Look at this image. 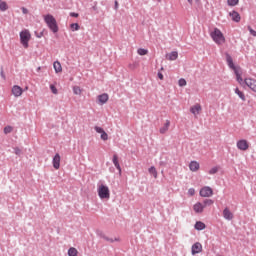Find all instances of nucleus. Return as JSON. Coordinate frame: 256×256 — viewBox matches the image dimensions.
<instances>
[{"mask_svg":"<svg viewBox=\"0 0 256 256\" xmlns=\"http://www.w3.org/2000/svg\"><path fill=\"white\" fill-rule=\"evenodd\" d=\"M178 57L179 53H177V51H173L166 55V59H168V61H177Z\"/></svg>","mask_w":256,"mask_h":256,"instance_id":"aec40b11","label":"nucleus"},{"mask_svg":"<svg viewBox=\"0 0 256 256\" xmlns=\"http://www.w3.org/2000/svg\"><path fill=\"white\" fill-rule=\"evenodd\" d=\"M115 5H116V7H117V2H115Z\"/></svg>","mask_w":256,"mask_h":256,"instance_id":"603ef678","label":"nucleus"},{"mask_svg":"<svg viewBox=\"0 0 256 256\" xmlns=\"http://www.w3.org/2000/svg\"><path fill=\"white\" fill-rule=\"evenodd\" d=\"M70 29L72 31H79V24L78 23H73L70 25Z\"/></svg>","mask_w":256,"mask_h":256,"instance_id":"72a5a7b5","label":"nucleus"},{"mask_svg":"<svg viewBox=\"0 0 256 256\" xmlns=\"http://www.w3.org/2000/svg\"><path fill=\"white\" fill-rule=\"evenodd\" d=\"M50 89L54 95H57V93H59V91L57 90V87H55V85L53 84L50 85Z\"/></svg>","mask_w":256,"mask_h":256,"instance_id":"e433bc0d","label":"nucleus"},{"mask_svg":"<svg viewBox=\"0 0 256 256\" xmlns=\"http://www.w3.org/2000/svg\"><path fill=\"white\" fill-rule=\"evenodd\" d=\"M169 127H171V121L166 120L164 125L159 129L160 134L165 135V133H167V131H169Z\"/></svg>","mask_w":256,"mask_h":256,"instance_id":"2eb2a0df","label":"nucleus"},{"mask_svg":"<svg viewBox=\"0 0 256 256\" xmlns=\"http://www.w3.org/2000/svg\"><path fill=\"white\" fill-rule=\"evenodd\" d=\"M38 71H41V67H38Z\"/></svg>","mask_w":256,"mask_h":256,"instance_id":"de8ad7c7","label":"nucleus"},{"mask_svg":"<svg viewBox=\"0 0 256 256\" xmlns=\"http://www.w3.org/2000/svg\"><path fill=\"white\" fill-rule=\"evenodd\" d=\"M31 41V32L24 29L20 32V43L24 49H29V42Z\"/></svg>","mask_w":256,"mask_h":256,"instance_id":"7ed1b4c3","label":"nucleus"},{"mask_svg":"<svg viewBox=\"0 0 256 256\" xmlns=\"http://www.w3.org/2000/svg\"><path fill=\"white\" fill-rule=\"evenodd\" d=\"M11 93L14 97H21V95H23V88L19 85H14L11 89Z\"/></svg>","mask_w":256,"mask_h":256,"instance_id":"6e6552de","label":"nucleus"},{"mask_svg":"<svg viewBox=\"0 0 256 256\" xmlns=\"http://www.w3.org/2000/svg\"><path fill=\"white\" fill-rule=\"evenodd\" d=\"M128 69H131V71L137 69V66L135 64H129Z\"/></svg>","mask_w":256,"mask_h":256,"instance_id":"37998d69","label":"nucleus"},{"mask_svg":"<svg viewBox=\"0 0 256 256\" xmlns=\"http://www.w3.org/2000/svg\"><path fill=\"white\" fill-rule=\"evenodd\" d=\"M248 31L251 33L253 37H256V31L251 28V26H248Z\"/></svg>","mask_w":256,"mask_h":256,"instance_id":"58836bf2","label":"nucleus"},{"mask_svg":"<svg viewBox=\"0 0 256 256\" xmlns=\"http://www.w3.org/2000/svg\"><path fill=\"white\" fill-rule=\"evenodd\" d=\"M213 189L209 186H204L200 189V197H212Z\"/></svg>","mask_w":256,"mask_h":256,"instance_id":"39448f33","label":"nucleus"},{"mask_svg":"<svg viewBox=\"0 0 256 256\" xmlns=\"http://www.w3.org/2000/svg\"><path fill=\"white\" fill-rule=\"evenodd\" d=\"M202 111L201 104H195L190 108V112L193 113L194 117H197V115H200Z\"/></svg>","mask_w":256,"mask_h":256,"instance_id":"f8f14e48","label":"nucleus"},{"mask_svg":"<svg viewBox=\"0 0 256 256\" xmlns=\"http://www.w3.org/2000/svg\"><path fill=\"white\" fill-rule=\"evenodd\" d=\"M234 73L236 75V79H237L238 83L240 85H243V77H241L243 75V71L241 70V68L235 69Z\"/></svg>","mask_w":256,"mask_h":256,"instance_id":"dca6fc26","label":"nucleus"},{"mask_svg":"<svg viewBox=\"0 0 256 256\" xmlns=\"http://www.w3.org/2000/svg\"><path fill=\"white\" fill-rule=\"evenodd\" d=\"M96 133H100L101 134V139L102 141H107V139H109V135L107 134V132H105V130L99 126L94 127Z\"/></svg>","mask_w":256,"mask_h":256,"instance_id":"9d476101","label":"nucleus"},{"mask_svg":"<svg viewBox=\"0 0 256 256\" xmlns=\"http://www.w3.org/2000/svg\"><path fill=\"white\" fill-rule=\"evenodd\" d=\"M188 195H189L190 197H193V195H195V190H194L193 188H190V189L188 190Z\"/></svg>","mask_w":256,"mask_h":256,"instance_id":"ea45409f","label":"nucleus"},{"mask_svg":"<svg viewBox=\"0 0 256 256\" xmlns=\"http://www.w3.org/2000/svg\"><path fill=\"white\" fill-rule=\"evenodd\" d=\"M230 17H232V21H235V23L241 21V15H239L237 11L230 12Z\"/></svg>","mask_w":256,"mask_h":256,"instance_id":"412c9836","label":"nucleus"},{"mask_svg":"<svg viewBox=\"0 0 256 256\" xmlns=\"http://www.w3.org/2000/svg\"><path fill=\"white\" fill-rule=\"evenodd\" d=\"M210 37H212L216 45H223L225 43V35H223V32H221L219 28H214V30L210 33Z\"/></svg>","mask_w":256,"mask_h":256,"instance_id":"f03ea898","label":"nucleus"},{"mask_svg":"<svg viewBox=\"0 0 256 256\" xmlns=\"http://www.w3.org/2000/svg\"><path fill=\"white\" fill-rule=\"evenodd\" d=\"M158 78L163 81V74L161 72L158 73Z\"/></svg>","mask_w":256,"mask_h":256,"instance_id":"49530a36","label":"nucleus"},{"mask_svg":"<svg viewBox=\"0 0 256 256\" xmlns=\"http://www.w3.org/2000/svg\"><path fill=\"white\" fill-rule=\"evenodd\" d=\"M22 13L24 15H27V13H29V10L27 8H25V7H22Z\"/></svg>","mask_w":256,"mask_h":256,"instance_id":"c03bdc74","label":"nucleus"},{"mask_svg":"<svg viewBox=\"0 0 256 256\" xmlns=\"http://www.w3.org/2000/svg\"><path fill=\"white\" fill-rule=\"evenodd\" d=\"M148 172L150 173V175H153L154 179H157V169L152 166L148 169Z\"/></svg>","mask_w":256,"mask_h":256,"instance_id":"cd10ccee","label":"nucleus"},{"mask_svg":"<svg viewBox=\"0 0 256 256\" xmlns=\"http://www.w3.org/2000/svg\"><path fill=\"white\" fill-rule=\"evenodd\" d=\"M98 197H100V199H110L111 192L109 191V187L103 184L98 186Z\"/></svg>","mask_w":256,"mask_h":256,"instance_id":"20e7f679","label":"nucleus"},{"mask_svg":"<svg viewBox=\"0 0 256 256\" xmlns=\"http://www.w3.org/2000/svg\"><path fill=\"white\" fill-rule=\"evenodd\" d=\"M70 17H79V14L75 13V12H71L70 13Z\"/></svg>","mask_w":256,"mask_h":256,"instance_id":"a18cd8bd","label":"nucleus"},{"mask_svg":"<svg viewBox=\"0 0 256 256\" xmlns=\"http://www.w3.org/2000/svg\"><path fill=\"white\" fill-rule=\"evenodd\" d=\"M41 35H43V34H39V36H38V37H41Z\"/></svg>","mask_w":256,"mask_h":256,"instance_id":"8fccbe9b","label":"nucleus"},{"mask_svg":"<svg viewBox=\"0 0 256 256\" xmlns=\"http://www.w3.org/2000/svg\"><path fill=\"white\" fill-rule=\"evenodd\" d=\"M73 93H74V95H81V93H83V91L81 90V87L74 86L73 87Z\"/></svg>","mask_w":256,"mask_h":256,"instance_id":"c85d7f7f","label":"nucleus"},{"mask_svg":"<svg viewBox=\"0 0 256 256\" xmlns=\"http://www.w3.org/2000/svg\"><path fill=\"white\" fill-rule=\"evenodd\" d=\"M214 201L212 199H206L203 202L204 209L205 207H210V205H213Z\"/></svg>","mask_w":256,"mask_h":256,"instance_id":"c756f323","label":"nucleus"},{"mask_svg":"<svg viewBox=\"0 0 256 256\" xmlns=\"http://www.w3.org/2000/svg\"><path fill=\"white\" fill-rule=\"evenodd\" d=\"M9 9V6L7 5V2L0 0V11H7Z\"/></svg>","mask_w":256,"mask_h":256,"instance_id":"a878e982","label":"nucleus"},{"mask_svg":"<svg viewBox=\"0 0 256 256\" xmlns=\"http://www.w3.org/2000/svg\"><path fill=\"white\" fill-rule=\"evenodd\" d=\"M203 251V245L200 242H196L192 245L191 254L197 255Z\"/></svg>","mask_w":256,"mask_h":256,"instance_id":"423d86ee","label":"nucleus"},{"mask_svg":"<svg viewBox=\"0 0 256 256\" xmlns=\"http://www.w3.org/2000/svg\"><path fill=\"white\" fill-rule=\"evenodd\" d=\"M235 93H236V95H238V97H239L242 101H246L245 93H243V91L239 90V88H236V89H235Z\"/></svg>","mask_w":256,"mask_h":256,"instance_id":"393cba45","label":"nucleus"},{"mask_svg":"<svg viewBox=\"0 0 256 256\" xmlns=\"http://www.w3.org/2000/svg\"><path fill=\"white\" fill-rule=\"evenodd\" d=\"M190 5H193V3H201V0H187Z\"/></svg>","mask_w":256,"mask_h":256,"instance_id":"79ce46f5","label":"nucleus"},{"mask_svg":"<svg viewBox=\"0 0 256 256\" xmlns=\"http://www.w3.org/2000/svg\"><path fill=\"white\" fill-rule=\"evenodd\" d=\"M245 85L251 89L254 93H256V80L253 78H246L244 80Z\"/></svg>","mask_w":256,"mask_h":256,"instance_id":"0eeeda50","label":"nucleus"},{"mask_svg":"<svg viewBox=\"0 0 256 256\" xmlns=\"http://www.w3.org/2000/svg\"><path fill=\"white\" fill-rule=\"evenodd\" d=\"M41 35H43V34H39V36H38V37H41Z\"/></svg>","mask_w":256,"mask_h":256,"instance_id":"09e8293b","label":"nucleus"},{"mask_svg":"<svg viewBox=\"0 0 256 256\" xmlns=\"http://www.w3.org/2000/svg\"><path fill=\"white\" fill-rule=\"evenodd\" d=\"M14 153L15 155H21V149L18 147L14 148Z\"/></svg>","mask_w":256,"mask_h":256,"instance_id":"a19ab883","label":"nucleus"},{"mask_svg":"<svg viewBox=\"0 0 256 256\" xmlns=\"http://www.w3.org/2000/svg\"><path fill=\"white\" fill-rule=\"evenodd\" d=\"M189 169L193 173H197V171H199V169H201V165L197 161H191L189 164Z\"/></svg>","mask_w":256,"mask_h":256,"instance_id":"4468645a","label":"nucleus"},{"mask_svg":"<svg viewBox=\"0 0 256 256\" xmlns=\"http://www.w3.org/2000/svg\"><path fill=\"white\" fill-rule=\"evenodd\" d=\"M43 19L52 33H59V26L57 25V20L53 15L46 14L43 16Z\"/></svg>","mask_w":256,"mask_h":256,"instance_id":"f257e3e1","label":"nucleus"},{"mask_svg":"<svg viewBox=\"0 0 256 256\" xmlns=\"http://www.w3.org/2000/svg\"><path fill=\"white\" fill-rule=\"evenodd\" d=\"M12 131H13V127H11V126H6V127L4 128V133H5V135L11 133Z\"/></svg>","mask_w":256,"mask_h":256,"instance_id":"c9c22d12","label":"nucleus"},{"mask_svg":"<svg viewBox=\"0 0 256 256\" xmlns=\"http://www.w3.org/2000/svg\"><path fill=\"white\" fill-rule=\"evenodd\" d=\"M112 163L114 164V166L118 170L119 175L121 176L122 175L121 165L119 164V156H117V154L113 155Z\"/></svg>","mask_w":256,"mask_h":256,"instance_id":"ddd939ff","label":"nucleus"},{"mask_svg":"<svg viewBox=\"0 0 256 256\" xmlns=\"http://www.w3.org/2000/svg\"><path fill=\"white\" fill-rule=\"evenodd\" d=\"M204 209L205 206L201 202H197L193 206V210L195 211V213H203Z\"/></svg>","mask_w":256,"mask_h":256,"instance_id":"a211bd4d","label":"nucleus"},{"mask_svg":"<svg viewBox=\"0 0 256 256\" xmlns=\"http://www.w3.org/2000/svg\"><path fill=\"white\" fill-rule=\"evenodd\" d=\"M236 145L240 151H247L249 149V142L244 139L239 140Z\"/></svg>","mask_w":256,"mask_h":256,"instance_id":"1a4fd4ad","label":"nucleus"},{"mask_svg":"<svg viewBox=\"0 0 256 256\" xmlns=\"http://www.w3.org/2000/svg\"><path fill=\"white\" fill-rule=\"evenodd\" d=\"M107 101H109V94L103 93L98 96V102L100 105H105V103H107Z\"/></svg>","mask_w":256,"mask_h":256,"instance_id":"f3484780","label":"nucleus"},{"mask_svg":"<svg viewBox=\"0 0 256 256\" xmlns=\"http://www.w3.org/2000/svg\"><path fill=\"white\" fill-rule=\"evenodd\" d=\"M52 163H53L54 169L56 170L61 167V155H59V153L55 154Z\"/></svg>","mask_w":256,"mask_h":256,"instance_id":"9b49d317","label":"nucleus"},{"mask_svg":"<svg viewBox=\"0 0 256 256\" xmlns=\"http://www.w3.org/2000/svg\"><path fill=\"white\" fill-rule=\"evenodd\" d=\"M229 7H235V5H239V0H227Z\"/></svg>","mask_w":256,"mask_h":256,"instance_id":"7c9ffc66","label":"nucleus"},{"mask_svg":"<svg viewBox=\"0 0 256 256\" xmlns=\"http://www.w3.org/2000/svg\"><path fill=\"white\" fill-rule=\"evenodd\" d=\"M219 172V167L215 166V167H212L210 170H209V175H215L216 173Z\"/></svg>","mask_w":256,"mask_h":256,"instance_id":"473e14b6","label":"nucleus"},{"mask_svg":"<svg viewBox=\"0 0 256 256\" xmlns=\"http://www.w3.org/2000/svg\"><path fill=\"white\" fill-rule=\"evenodd\" d=\"M207 226L205 225V223L201 222V221H197L194 228L196 229V231H203V229H205Z\"/></svg>","mask_w":256,"mask_h":256,"instance_id":"b1692460","label":"nucleus"},{"mask_svg":"<svg viewBox=\"0 0 256 256\" xmlns=\"http://www.w3.org/2000/svg\"><path fill=\"white\" fill-rule=\"evenodd\" d=\"M226 61L228 66L230 67V69H233V71H235V69H239L237 67H235V64H233V58L230 55L226 56Z\"/></svg>","mask_w":256,"mask_h":256,"instance_id":"4be33fe9","label":"nucleus"},{"mask_svg":"<svg viewBox=\"0 0 256 256\" xmlns=\"http://www.w3.org/2000/svg\"><path fill=\"white\" fill-rule=\"evenodd\" d=\"M223 217L224 219H227V221H231L233 219V213L231 210H229V208H225L223 210Z\"/></svg>","mask_w":256,"mask_h":256,"instance_id":"6ab92c4d","label":"nucleus"},{"mask_svg":"<svg viewBox=\"0 0 256 256\" xmlns=\"http://www.w3.org/2000/svg\"><path fill=\"white\" fill-rule=\"evenodd\" d=\"M137 53H138V55L143 56V55H147V53H149V50L144 49V48H139V49L137 50Z\"/></svg>","mask_w":256,"mask_h":256,"instance_id":"2f4dec72","label":"nucleus"},{"mask_svg":"<svg viewBox=\"0 0 256 256\" xmlns=\"http://www.w3.org/2000/svg\"><path fill=\"white\" fill-rule=\"evenodd\" d=\"M41 35H43V34H39V36H38V37H41Z\"/></svg>","mask_w":256,"mask_h":256,"instance_id":"3c124183","label":"nucleus"},{"mask_svg":"<svg viewBox=\"0 0 256 256\" xmlns=\"http://www.w3.org/2000/svg\"><path fill=\"white\" fill-rule=\"evenodd\" d=\"M105 241H108V243H115V241H119V238H109V237H104Z\"/></svg>","mask_w":256,"mask_h":256,"instance_id":"4c0bfd02","label":"nucleus"},{"mask_svg":"<svg viewBox=\"0 0 256 256\" xmlns=\"http://www.w3.org/2000/svg\"><path fill=\"white\" fill-rule=\"evenodd\" d=\"M78 254H79V251H77L75 247L69 248L68 256H77Z\"/></svg>","mask_w":256,"mask_h":256,"instance_id":"bb28decb","label":"nucleus"},{"mask_svg":"<svg viewBox=\"0 0 256 256\" xmlns=\"http://www.w3.org/2000/svg\"><path fill=\"white\" fill-rule=\"evenodd\" d=\"M55 73H61L63 71V67L61 66V62L55 61L53 63Z\"/></svg>","mask_w":256,"mask_h":256,"instance_id":"5701e85b","label":"nucleus"},{"mask_svg":"<svg viewBox=\"0 0 256 256\" xmlns=\"http://www.w3.org/2000/svg\"><path fill=\"white\" fill-rule=\"evenodd\" d=\"M178 84H179V87H185V85H187V80L181 78Z\"/></svg>","mask_w":256,"mask_h":256,"instance_id":"f704fd0d","label":"nucleus"}]
</instances>
